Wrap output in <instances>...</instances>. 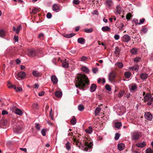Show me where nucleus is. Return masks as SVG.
Returning <instances> with one entry per match:
<instances>
[{
	"mask_svg": "<svg viewBox=\"0 0 153 153\" xmlns=\"http://www.w3.org/2000/svg\"><path fill=\"white\" fill-rule=\"evenodd\" d=\"M16 62L17 64H19L21 62V61L19 59H16Z\"/></svg>",
	"mask_w": 153,
	"mask_h": 153,
	"instance_id": "nucleus-64",
	"label": "nucleus"
},
{
	"mask_svg": "<svg viewBox=\"0 0 153 153\" xmlns=\"http://www.w3.org/2000/svg\"><path fill=\"white\" fill-rule=\"evenodd\" d=\"M116 127L117 128H119L122 125V123L121 122H117L115 123Z\"/></svg>",
	"mask_w": 153,
	"mask_h": 153,
	"instance_id": "nucleus-32",
	"label": "nucleus"
},
{
	"mask_svg": "<svg viewBox=\"0 0 153 153\" xmlns=\"http://www.w3.org/2000/svg\"><path fill=\"white\" fill-rule=\"evenodd\" d=\"M23 126L22 123L20 122L19 123L18 125L15 126H14L13 127V131L14 132L20 133L22 132V128Z\"/></svg>",
	"mask_w": 153,
	"mask_h": 153,
	"instance_id": "nucleus-3",
	"label": "nucleus"
},
{
	"mask_svg": "<svg viewBox=\"0 0 153 153\" xmlns=\"http://www.w3.org/2000/svg\"><path fill=\"white\" fill-rule=\"evenodd\" d=\"M131 75V73L128 71L125 72L124 74L125 77L127 79H129Z\"/></svg>",
	"mask_w": 153,
	"mask_h": 153,
	"instance_id": "nucleus-29",
	"label": "nucleus"
},
{
	"mask_svg": "<svg viewBox=\"0 0 153 153\" xmlns=\"http://www.w3.org/2000/svg\"><path fill=\"white\" fill-rule=\"evenodd\" d=\"M66 147L68 150H70L71 147L70 143L69 142H68L66 144Z\"/></svg>",
	"mask_w": 153,
	"mask_h": 153,
	"instance_id": "nucleus-42",
	"label": "nucleus"
},
{
	"mask_svg": "<svg viewBox=\"0 0 153 153\" xmlns=\"http://www.w3.org/2000/svg\"><path fill=\"white\" fill-rule=\"evenodd\" d=\"M115 65L117 66L119 68H121L123 67V64L120 62H117L115 63Z\"/></svg>",
	"mask_w": 153,
	"mask_h": 153,
	"instance_id": "nucleus-35",
	"label": "nucleus"
},
{
	"mask_svg": "<svg viewBox=\"0 0 153 153\" xmlns=\"http://www.w3.org/2000/svg\"><path fill=\"white\" fill-rule=\"evenodd\" d=\"M35 126L36 128L38 130H40V127L39 124L38 123H36L35 124Z\"/></svg>",
	"mask_w": 153,
	"mask_h": 153,
	"instance_id": "nucleus-50",
	"label": "nucleus"
},
{
	"mask_svg": "<svg viewBox=\"0 0 153 153\" xmlns=\"http://www.w3.org/2000/svg\"><path fill=\"white\" fill-rule=\"evenodd\" d=\"M93 31V29L92 28H85L84 29V31L85 32L87 33H90Z\"/></svg>",
	"mask_w": 153,
	"mask_h": 153,
	"instance_id": "nucleus-30",
	"label": "nucleus"
},
{
	"mask_svg": "<svg viewBox=\"0 0 153 153\" xmlns=\"http://www.w3.org/2000/svg\"><path fill=\"white\" fill-rule=\"evenodd\" d=\"M33 107L35 109H37L38 108V105L37 103H34L33 104Z\"/></svg>",
	"mask_w": 153,
	"mask_h": 153,
	"instance_id": "nucleus-59",
	"label": "nucleus"
},
{
	"mask_svg": "<svg viewBox=\"0 0 153 153\" xmlns=\"http://www.w3.org/2000/svg\"><path fill=\"white\" fill-rule=\"evenodd\" d=\"M105 88L108 91H110L111 90L110 86L108 85H106L105 86Z\"/></svg>",
	"mask_w": 153,
	"mask_h": 153,
	"instance_id": "nucleus-48",
	"label": "nucleus"
},
{
	"mask_svg": "<svg viewBox=\"0 0 153 153\" xmlns=\"http://www.w3.org/2000/svg\"><path fill=\"white\" fill-rule=\"evenodd\" d=\"M141 136L140 132L135 131L131 133V139L132 140L135 141L138 140Z\"/></svg>",
	"mask_w": 153,
	"mask_h": 153,
	"instance_id": "nucleus-5",
	"label": "nucleus"
},
{
	"mask_svg": "<svg viewBox=\"0 0 153 153\" xmlns=\"http://www.w3.org/2000/svg\"><path fill=\"white\" fill-rule=\"evenodd\" d=\"M114 39L116 40H117L120 38V36L119 35H114Z\"/></svg>",
	"mask_w": 153,
	"mask_h": 153,
	"instance_id": "nucleus-58",
	"label": "nucleus"
},
{
	"mask_svg": "<svg viewBox=\"0 0 153 153\" xmlns=\"http://www.w3.org/2000/svg\"><path fill=\"white\" fill-rule=\"evenodd\" d=\"M70 122L71 123L72 125H74L76 124V120L75 117L74 116L72 117V118Z\"/></svg>",
	"mask_w": 153,
	"mask_h": 153,
	"instance_id": "nucleus-23",
	"label": "nucleus"
},
{
	"mask_svg": "<svg viewBox=\"0 0 153 153\" xmlns=\"http://www.w3.org/2000/svg\"><path fill=\"white\" fill-rule=\"evenodd\" d=\"M148 76V74L145 73H142L140 74V78L142 80L146 79Z\"/></svg>",
	"mask_w": 153,
	"mask_h": 153,
	"instance_id": "nucleus-16",
	"label": "nucleus"
},
{
	"mask_svg": "<svg viewBox=\"0 0 153 153\" xmlns=\"http://www.w3.org/2000/svg\"><path fill=\"white\" fill-rule=\"evenodd\" d=\"M50 116L51 117L52 119L53 118V114L52 112V108L51 109V111L50 112Z\"/></svg>",
	"mask_w": 153,
	"mask_h": 153,
	"instance_id": "nucleus-62",
	"label": "nucleus"
},
{
	"mask_svg": "<svg viewBox=\"0 0 153 153\" xmlns=\"http://www.w3.org/2000/svg\"><path fill=\"white\" fill-rule=\"evenodd\" d=\"M101 29L103 32H105L110 30V28L108 26H105L102 27Z\"/></svg>",
	"mask_w": 153,
	"mask_h": 153,
	"instance_id": "nucleus-24",
	"label": "nucleus"
},
{
	"mask_svg": "<svg viewBox=\"0 0 153 153\" xmlns=\"http://www.w3.org/2000/svg\"><path fill=\"white\" fill-rule=\"evenodd\" d=\"M22 26L21 25H19L16 28V33L18 34L19 33L20 30L22 29Z\"/></svg>",
	"mask_w": 153,
	"mask_h": 153,
	"instance_id": "nucleus-39",
	"label": "nucleus"
},
{
	"mask_svg": "<svg viewBox=\"0 0 153 153\" xmlns=\"http://www.w3.org/2000/svg\"><path fill=\"white\" fill-rule=\"evenodd\" d=\"M138 68L139 66L138 65H136L132 67L131 68V69L133 71H138Z\"/></svg>",
	"mask_w": 153,
	"mask_h": 153,
	"instance_id": "nucleus-33",
	"label": "nucleus"
},
{
	"mask_svg": "<svg viewBox=\"0 0 153 153\" xmlns=\"http://www.w3.org/2000/svg\"><path fill=\"white\" fill-rule=\"evenodd\" d=\"M131 16H132L131 14L130 13H128L126 15V19L128 20H129L130 19Z\"/></svg>",
	"mask_w": 153,
	"mask_h": 153,
	"instance_id": "nucleus-47",
	"label": "nucleus"
},
{
	"mask_svg": "<svg viewBox=\"0 0 153 153\" xmlns=\"http://www.w3.org/2000/svg\"><path fill=\"white\" fill-rule=\"evenodd\" d=\"M146 153H153V150L150 149L148 148L146 150Z\"/></svg>",
	"mask_w": 153,
	"mask_h": 153,
	"instance_id": "nucleus-43",
	"label": "nucleus"
},
{
	"mask_svg": "<svg viewBox=\"0 0 153 153\" xmlns=\"http://www.w3.org/2000/svg\"><path fill=\"white\" fill-rule=\"evenodd\" d=\"M46 130L44 129H43L41 131V133L43 136H45L46 134Z\"/></svg>",
	"mask_w": 153,
	"mask_h": 153,
	"instance_id": "nucleus-52",
	"label": "nucleus"
},
{
	"mask_svg": "<svg viewBox=\"0 0 153 153\" xmlns=\"http://www.w3.org/2000/svg\"><path fill=\"white\" fill-rule=\"evenodd\" d=\"M120 52L119 48L118 47H116L115 49V53L117 55H118Z\"/></svg>",
	"mask_w": 153,
	"mask_h": 153,
	"instance_id": "nucleus-38",
	"label": "nucleus"
},
{
	"mask_svg": "<svg viewBox=\"0 0 153 153\" xmlns=\"http://www.w3.org/2000/svg\"><path fill=\"white\" fill-rule=\"evenodd\" d=\"M76 82L75 85L76 88L80 90H84L88 86L89 81L88 78L83 74H79L76 79Z\"/></svg>",
	"mask_w": 153,
	"mask_h": 153,
	"instance_id": "nucleus-1",
	"label": "nucleus"
},
{
	"mask_svg": "<svg viewBox=\"0 0 153 153\" xmlns=\"http://www.w3.org/2000/svg\"><path fill=\"white\" fill-rule=\"evenodd\" d=\"M62 66L65 68H68V63L66 59L62 62Z\"/></svg>",
	"mask_w": 153,
	"mask_h": 153,
	"instance_id": "nucleus-15",
	"label": "nucleus"
},
{
	"mask_svg": "<svg viewBox=\"0 0 153 153\" xmlns=\"http://www.w3.org/2000/svg\"><path fill=\"white\" fill-rule=\"evenodd\" d=\"M8 114V112L7 111L5 110H3L2 112V114L3 115H4L6 114Z\"/></svg>",
	"mask_w": 153,
	"mask_h": 153,
	"instance_id": "nucleus-60",
	"label": "nucleus"
},
{
	"mask_svg": "<svg viewBox=\"0 0 153 153\" xmlns=\"http://www.w3.org/2000/svg\"><path fill=\"white\" fill-rule=\"evenodd\" d=\"M14 40L15 42H18L19 40V37L18 36L15 35L14 37Z\"/></svg>",
	"mask_w": 153,
	"mask_h": 153,
	"instance_id": "nucleus-53",
	"label": "nucleus"
},
{
	"mask_svg": "<svg viewBox=\"0 0 153 153\" xmlns=\"http://www.w3.org/2000/svg\"><path fill=\"white\" fill-rule=\"evenodd\" d=\"M137 52V49L133 48L131 50V53L133 54H136Z\"/></svg>",
	"mask_w": 153,
	"mask_h": 153,
	"instance_id": "nucleus-44",
	"label": "nucleus"
},
{
	"mask_svg": "<svg viewBox=\"0 0 153 153\" xmlns=\"http://www.w3.org/2000/svg\"><path fill=\"white\" fill-rule=\"evenodd\" d=\"M62 9V7L57 4H54L52 5V10L55 12H58L60 11Z\"/></svg>",
	"mask_w": 153,
	"mask_h": 153,
	"instance_id": "nucleus-6",
	"label": "nucleus"
},
{
	"mask_svg": "<svg viewBox=\"0 0 153 153\" xmlns=\"http://www.w3.org/2000/svg\"><path fill=\"white\" fill-rule=\"evenodd\" d=\"M38 9L36 7H34L33 9L32 10V12L34 14H36L38 12Z\"/></svg>",
	"mask_w": 153,
	"mask_h": 153,
	"instance_id": "nucleus-41",
	"label": "nucleus"
},
{
	"mask_svg": "<svg viewBox=\"0 0 153 153\" xmlns=\"http://www.w3.org/2000/svg\"><path fill=\"white\" fill-rule=\"evenodd\" d=\"M5 32L3 30H0V36L3 37L5 35Z\"/></svg>",
	"mask_w": 153,
	"mask_h": 153,
	"instance_id": "nucleus-40",
	"label": "nucleus"
},
{
	"mask_svg": "<svg viewBox=\"0 0 153 153\" xmlns=\"http://www.w3.org/2000/svg\"><path fill=\"white\" fill-rule=\"evenodd\" d=\"M75 35L74 33H71L70 34H65L64 35V36L67 38H70L72 37Z\"/></svg>",
	"mask_w": 153,
	"mask_h": 153,
	"instance_id": "nucleus-27",
	"label": "nucleus"
},
{
	"mask_svg": "<svg viewBox=\"0 0 153 153\" xmlns=\"http://www.w3.org/2000/svg\"><path fill=\"white\" fill-rule=\"evenodd\" d=\"M73 141L74 144L76 145L80 149H82L86 151H90L93 145V144L91 142L88 143L86 141L84 142L83 145L81 142L79 141V140H77L75 138L73 139Z\"/></svg>",
	"mask_w": 153,
	"mask_h": 153,
	"instance_id": "nucleus-2",
	"label": "nucleus"
},
{
	"mask_svg": "<svg viewBox=\"0 0 153 153\" xmlns=\"http://www.w3.org/2000/svg\"><path fill=\"white\" fill-rule=\"evenodd\" d=\"M146 145V144L145 142H143L141 143H139L136 144V146L137 147L143 148Z\"/></svg>",
	"mask_w": 153,
	"mask_h": 153,
	"instance_id": "nucleus-17",
	"label": "nucleus"
},
{
	"mask_svg": "<svg viewBox=\"0 0 153 153\" xmlns=\"http://www.w3.org/2000/svg\"><path fill=\"white\" fill-rule=\"evenodd\" d=\"M151 97L152 95L149 94H147L144 97V101H148L151 100Z\"/></svg>",
	"mask_w": 153,
	"mask_h": 153,
	"instance_id": "nucleus-12",
	"label": "nucleus"
},
{
	"mask_svg": "<svg viewBox=\"0 0 153 153\" xmlns=\"http://www.w3.org/2000/svg\"><path fill=\"white\" fill-rule=\"evenodd\" d=\"M117 76V74L115 71H112L110 72L108 75V79L109 81L112 82L114 81Z\"/></svg>",
	"mask_w": 153,
	"mask_h": 153,
	"instance_id": "nucleus-4",
	"label": "nucleus"
},
{
	"mask_svg": "<svg viewBox=\"0 0 153 153\" xmlns=\"http://www.w3.org/2000/svg\"><path fill=\"white\" fill-rule=\"evenodd\" d=\"M55 95L58 97H62V92L59 91H57L55 92Z\"/></svg>",
	"mask_w": 153,
	"mask_h": 153,
	"instance_id": "nucleus-26",
	"label": "nucleus"
},
{
	"mask_svg": "<svg viewBox=\"0 0 153 153\" xmlns=\"http://www.w3.org/2000/svg\"><path fill=\"white\" fill-rule=\"evenodd\" d=\"M18 76L21 79H24L26 76V73L23 71H20L18 73Z\"/></svg>",
	"mask_w": 153,
	"mask_h": 153,
	"instance_id": "nucleus-7",
	"label": "nucleus"
},
{
	"mask_svg": "<svg viewBox=\"0 0 153 153\" xmlns=\"http://www.w3.org/2000/svg\"><path fill=\"white\" fill-rule=\"evenodd\" d=\"M28 55L30 56H34L36 55V52L33 50L31 49L29 50L28 52Z\"/></svg>",
	"mask_w": 153,
	"mask_h": 153,
	"instance_id": "nucleus-10",
	"label": "nucleus"
},
{
	"mask_svg": "<svg viewBox=\"0 0 153 153\" xmlns=\"http://www.w3.org/2000/svg\"><path fill=\"white\" fill-rule=\"evenodd\" d=\"M122 40L124 42H127L130 40V37L128 35H125L122 37Z\"/></svg>",
	"mask_w": 153,
	"mask_h": 153,
	"instance_id": "nucleus-11",
	"label": "nucleus"
},
{
	"mask_svg": "<svg viewBox=\"0 0 153 153\" xmlns=\"http://www.w3.org/2000/svg\"><path fill=\"white\" fill-rule=\"evenodd\" d=\"M125 91H121L119 92L118 94V97H122Z\"/></svg>",
	"mask_w": 153,
	"mask_h": 153,
	"instance_id": "nucleus-37",
	"label": "nucleus"
},
{
	"mask_svg": "<svg viewBox=\"0 0 153 153\" xmlns=\"http://www.w3.org/2000/svg\"><path fill=\"white\" fill-rule=\"evenodd\" d=\"M79 1L78 0H74L73 1V3L74 4H78L79 3Z\"/></svg>",
	"mask_w": 153,
	"mask_h": 153,
	"instance_id": "nucleus-57",
	"label": "nucleus"
},
{
	"mask_svg": "<svg viewBox=\"0 0 153 153\" xmlns=\"http://www.w3.org/2000/svg\"><path fill=\"white\" fill-rule=\"evenodd\" d=\"M116 15L120 14L122 12L121 8L120 6H117L116 7Z\"/></svg>",
	"mask_w": 153,
	"mask_h": 153,
	"instance_id": "nucleus-21",
	"label": "nucleus"
},
{
	"mask_svg": "<svg viewBox=\"0 0 153 153\" xmlns=\"http://www.w3.org/2000/svg\"><path fill=\"white\" fill-rule=\"evenodd\" d=\"M78 42L81 44H84L85 43V39L82 37L79 38L77 39Z\"/></svg>",
	"mask_w": 153,
	"mask_h": 153,
	"instance_id": "nucleus-22",
	"label": "nucleus"
},
{
	"mask_svg": "<svg viewBox=\"0 0 153 153\" xmlns=\"http://www.w3.org/2000/svg\"><path fill=\"white\" fill-rule=\"evenodd\" d=\"M87 58L85 56H83L81 58L80 60L81 61H85L87 60Z\"/></svg>",
	"mask_w": 153,
	"mask_h": 153,
	"instance_id": "nucleus-55",
	"label": "nucleus"
},
{
	"mask_svg": "<svg viewBox=\"0 0 153 153\" xmlns=\"http://www.w3.org/2000/svg\"><path fill=\"white\" fill-rule=\"evenodd\" d=\"M118 149L120 151H122L123 150L125 147V145L124 143H121L119 144L117 146Z\"/></svg>",
	"mask_w": 153,
	"mask_h": 153,
	"instance_id": "nucleus-19",
	"label": "nucleus"
},
{
	"mask_svg": "<svg viewBox=\"0 0 153 153\" xmlns=\"http://www.w3.org/2000/svg\"><path fill=\"white\" fill-rule=\"evenodd\" d=\"M84 108V106L82 105H79L78 106V109L79 111H82L83 110Z\"/></svg>",
	"mask_w": 153,
	"mask_h": 153,
	"instance_id": "nucleus-36",
	"label": "nucleus"
},
{
	"mask_svg": "<svg viewBox=\"0 0 153 153\" xmlns=\"http://www.w3.org/2000/svg\"><path fill=\"white\" fill-rule=\"evenodd\" d=\"M51 79L53 84H56L57 83L58 80L56 76L54 75L52 76L51 77Z\"/></svg>",
	"mask_w": 153,
	"mask_h": 153,
	"instance_id": "nucleus-13",
	"label": "nucleus"
},
{
	"mask_svg": "<svg viewBox=\"0 0 153 153\" xmlns=\"http://www.w3.org/2000/svg\"><path fill=\"white\" fill-rule=\"evenodd\" d=\"M15 113L17 115L21 116L22 114V111L18 108H16L15 109Z\"/></svg>",
	"mask_w": 153,
	"mask_h": 153,
	"instance_id": "nucleus-18",
	"label": "nucleus"
},
{
	"mask_svg": "<svg viewBox=\"0 0 153 153\" xmlns=\"http://www.w3.org/2000/svg\"><path fill=\"white\" fill-rule=\"evenodd\" d=\"M137 85L135 83H132L130 85L129 88L130 91L131 92L134 91L137 89Z\"/></svg>",
	"mask_w": 153,
	"mask_h": 153,
	"instance_id": "nucleus-9",
	"label": "nucleus"
},
{
	"mask_svg": "<svg viewBox=\"0 0 153 153\" xmlns=\"http://www.w3.org/2000/svg\"><path fill=\"white\" fill-rule=\"evenodd\" d=\"M101 108L99 107H97L95 110V113L96 115H97L100 112Z\"/></svg>",
	"mask_w": 153,
	"mask_h": 153,
	"instance_id": "nucleus-34",
	"label": "nucleus"
},
{
	"mask_svg": "<svg viewBox=\"0 0 153 153\" xmlns=\"http://www.w3.org/2000/svg\"><path fill=\"white\" fill-rule=\"evenodd\" d=\"M15 90L16 91L19 92L22 91V89L21 87H16Z\"/></svg>",
	"mask_w": 153,
	"mask_h": 153,
	"instance_id": "nucleus-54",
	"label": "nucleus"
},
{
	"mask_svg": "<svg viewBox=\"0 0 153 153\" xmlns=\"http://www.w3.org/2000/svg\"><path fill=\"white\" fill-rule=\"evenodd\" d=\"M52 16V14L50 13H48L47 14V17L48 19L51 18Z\"/></svg>",
	"mask_w": 153,
	"mask_h": 153,
	"instance_id": "nucleus-56",
	"label": "nucleus"
},
{
	"mask_svg": "<svg viewBox=\"0 0 153 153\" xmlns=\"http://www.w3.org/2000/svg\"><path fill=\"white\" fill-rule=\"evenodd\" d=\"M33 74L35 76L39 77L41 76V74L36 71H34L33 72Z\"/></svg>",
	"mask_w": 153,
	"mask_h": 153,
	"instance_id": "nucleus-25",
	"label": "nucleus"
},
{
	"mask_svg": "<svg viewBox=\"0 0 153 153\" xmlns=\"http://www.w3.org/2000/svg\"><path fill=\"white\" fill-rule=\"evenodd\" d=\"M81 70L83 71L86 73H88L89 72V70L88 68L85 66L82 67Z\"/></svg>",
	"mask_w": 153,
	"mask_h": 153,
	"instance_id": "nucleus-31",
	"label": "nucleus"
},
{
	"mask_svg": "<svg viewBox=\"0 0 153 153\" xmlns=\"http://www.w3.org/2000/svg\"><path fill=\"white\" fill-rule=\"evenodd\" d=\"M97 88V85L94 84H93L91 85L90 88V91L91 92L94 91Z\"/></svg>",
	"mask_w": 153,
	"mask_h": 153,
	"instance_id": "nucleus-20",
	"label": "nucleus"
},
{
	"mask_svg": "<svg viewBox=\"0 0 153 153\" xmlns=\"http://www.w3.org/2000/svg\"><path fill=\"white\" fill-rule=\"evenodd\" d=\"M113 4L112 1L111 0H107L105 1V5L108 7H111Z\"/></svg>",
	"mask_w": 153,
	"mask_h": 153,
	"instance_id": "nucleus-14",
	"label": "nucleus"
},
{
	"mask_svg": "<svg viewBox=\"0 0 153 153\" xmlns=\"http://www.w3.org/2000/svg\"><path fill=\"white\" fill-rule=\"evenodd\" d=\"M144 116L145 118L148 120H151L152 118V116L149 112L146 113Z\"/></svg>",
	"mask_w": 153,
	"mask_h": 153,
	"instance_id": "nucleus-8",
	"label": "nucleus"
},
{
	"mask_svg": "<svg viewBox=\"0 0 153 153\" xmlns=\"http://www.w3.org/2000/svg\"><path fill=\"white\" fill-rule=\"evenodd\" d=\"M85 131L88 134H91L93 131L92 127L91 126H89L87 129L85 130Z\"/></svg>",
	"mask_w": 153,
	"mask_h": 153,
	"instance_id": "nucleus-28",
	"label": "nucleus"
},
{
	"mask_svg": "<svg viewBox=\"0 0 153 153\" xmlns=\"http://www.w3.org/2000/svg\"><path fill=\"white\" fill-rule=\"evenodd\" d=\"M92 14L93 15H98L99 13L97 10H94L92 13Z\"/></svg>",
	"mask_w": 153,
	"mask_h": 153,
	"instance_id": "nucleus-61",
	"label": "nucleus"
},
{
	"mask_svg": "<svg viewBox=\"0 0 153 153\" xmlns=\"http://www.w3.org/2000/svg\"><path fill=\"white\" fill-rule=\"evenodd\" d=\"M145 19L144 18H143L142 19H140L139 22H140L138 23V25H140L141 24H143V22L145 21Z\"/></svg>",
	"mask_w": 153,
	"mask_h": 153,
	"instance_id": "nucleus-51",
	"label": "nucleus"
},
{
	"mask_svg": "<svg viewBox=\"0 0 153 153\" xmlns=\"http://www.w3.org/2000/svg\"><path fill=\"white\" fill-rule=\"evenodd\" d=\"M141 31L144 33H146L147 31V29L146 27H142L141 29Z\"/></svg>",
	"mask_w": 153,
	"mask_h": 153,
	"instance_id": "nucleus-49",
	"label": "nucleus"
},
{
	"mask_svg": "<svg viewBox=\"0 0 153 153\" xmlns=\"http://www.w3.org/2000/svg\"><path fill=\"white\" fill-rule=\"evenodd\" d=\"M141 59V58L139 57H137L134 59V61L136 62H138L140 61Z\"/></svg>",
	"mask_w": 153,
	"mask_h": 153,
	"instance_id": "nucleus-46",
	"label": "nucleus"
},
{
	"mask_svg": "<svg viewBox=\"0 0 153 153\" xmlns=\"http://www.w3.org/2000/svg\"><path fill=\"white\" fill-rule=\"evenodd\" d=\"M44 94L45 92L44 91H42L39 93L38 95L39 96H42L44 95Z\"/></svg>",
	"mask_w": 153,
	"mask_h": 153,
	"instance_id": "nucleus-63",
	"label": "nucleus"
},
{
	"mask_svg": "<svg viewBox=\"0 0 153 153\" xmlns=\"http://www.w3.org/2000/svg\"><path fill=\"white\" fill-rule=\"evenodd\" d=\"M120 136V134H119L118 133H116L114 137V139L116 140H118Z\"/></svg>",
	"mask_w": 153,
	"mask_h": 153,
	"instance_id": "nucleus-45",
	"label": "nucleus"
}]
</instances>
